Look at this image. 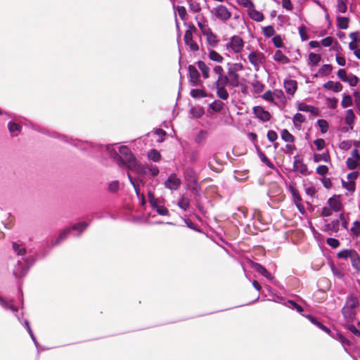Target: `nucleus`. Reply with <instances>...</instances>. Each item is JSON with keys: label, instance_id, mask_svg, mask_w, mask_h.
<instances>
[{"label": "nucleus", "instance_id": "obj_64", "mask_svg": "<svg viewBox=\"0 0 360 360\" xmlns=\"http://www.w3.org/2000/svg\"><path fill=\"white\" fill-rule=\"evenodd\" d=\"M353 94L356 105L357 108L360 110V93L355 91Z\"/></svg>", "mask_w": 360, "mask_h": 360}, {"label": "nucleus", "instance_id": "obj_25", "mask_svg": "<svg viewBox=\"0 0 360 360\" xmlns=\"http://www.w3.org/2000/svg\"><path fill=\"white\" fill-rule=\"evenodd\" d=\"M228 75L230 78V84L232 86H238L239 84V76L234 71H229Z\"/></svg>", "mask_w": 360, "mask_h": 360}, {"label": "nucleus", "instance_id": "obj_58", "mask_svg": "<svg viewBox=\"0 0 360 360\" xmlns=\"http://www.w3.org/2000/svg\"><path fill=\"white\" fill-rule=\"evenodd\" d=\"M351 231L356 235L360 233V223L359 221H354L351 229Z\"/></svg>", "mask_w": 360, "mask_h": 360}, {"label": "nucleus", "instance_id": "obj_59", "mask_svg": "<svg viewBox=\"0 0 360 360\" xmlns=\"http://www.w3.org/2000/svg\"><path fill=\"white\" fill-rule=\"evenodd\" d=\"M282 6L288 11H292L293 8L290 0H281Z\"/></svg>", "mask_w": 360, "mask_h": 360}, {"label": "nucleus", "instance_id": "obj_41", "mask_svg": "<svg viewBox=\"0 0 360 360\" xmlns=\"http://www.w3.org/2000/svg\"><path fill=\"white\" fill-rule=\"evenodd\" d=\"M148 157L149 158V159H150L155 162L159 161L161 158V155H160V153L156 150H151L148 153Z\"/></svg>", "mask_w": 360, "mask_h": 360}, {"label": "nucleus", "instance_id": "obj_49", "mask_svg": "<svg viewBox=\"0 0 360 360\" xmlns=\"http://www.w3.org/2000/svg\"><path fill=\"white\" fill-rule=\"evenodd\" d=\"M299 34L302 41H306L307 39H308L309 36L307 34V30L304 26L302 25L299 27Z\"/></svg>", "mask_w": 360, "mask_h": 360}, {"label": "nucleus", "instance_id": "obj_33", "mask_svg": "<svg viewBox=\"0 0 360 360\" xmlns=\"http://www.w3.org/2000/svg\"><path fill=\"white\" fill-rule=\"evenodd\" d=\"M228 77L225 75L217 77V79L215 82L216 88L225 87L228 82Z\"/></svg>", "mask_w": 360, "mask_h": 360}, {"label": "nucleus", "instance_id": "obj_7", "mask_svg": "<svg viewBox=\"0 0 360 360\" xmlns=\"http://www.w3.org/2000/svg\"><path fill=\"white\" fill-rule=\"evenodd\" d=\"M245 20L244 17L239 13H236L229 23V27L236 31H240L245 28Z\"/></svg>", "mask_w": 360, "mask_h": 360}, {"label": "nucleus", "instance_id": "obj_40", "mask_svg": "<svg viewBox=\"0 0 360 360\" xmlns=\"http://www.w3.org/2000/svg\"><path fill=\"white\" fill-rule=\"evenodd\" d=\"M338 101L335 98H327L326 103L328 108L335 109L337 108Z\"/></svg>", "mask_w": 360, "mask_h": 360}, {"label": "nucleus", "instance_id": "obj_11", "mask_svg": "<svg viewBox=\"0 0 360 360\" xmlns=\"http://www.w3.org/2000/svg\"><path fill=\"white\" fill-rule=\"evenodd\" d=\"M180 184V179L174 174H171L165 182V187L171 190H176Z\"/></svg>", "mask_w": 360, "mask_h": 360}, {"label": "nucleus", "instance_id": "obj_55", "mask_svg": "<svg viewBox=\"0 0 360 360\" xmlns=\"http://www.w3.org/2000/svg\"><path fill=\"white\" fill-rule=\"evenodd\" d=\"M333 38L331 37H327L321 40V44L325 47L331 46L333 43Z\"/></svg>", "mask_w": 360, "mask_h": 360}, {"label": "nucleus", "instance_id": "obj_23", "mask_svg": "<svg viewBox=\"0 0 360 360\" xmlns=\"http://www.w3.org/2000/svg\"><path fill=\"white\" fill-rule=\"evenodd\" d=\"M128 177H129V179L131 184L133 185L136 194L139 195V191H140V186L143 184V181L139 178L138 179H132L129 174H128Z\"/></svg>", "mask_w": 360, "mask_h": 360}, {"label": "nucleus", "instance_id": "obj_18", "mask_svg": "<svg viewBox=\"0 0 360 360\" xmlns=\"http://www.w3.org/2000/svg\"><path fill=\"white\" fill-rule=\"evenodd\" d=\"M198 69L200 70L204 79L210 77V68L203 61H198L197 63Z\"/></svg>", "mask_w": 360, "mask_h": 360}, {"label": "nucleus", "instance_id": "obj_61", "mask_svg": "<svg viewBox=\"0 0 360 360\" xmlns=\"http://www.w3.org/2000/svg\"><path fill=\"white\" fill-rule=\"evenodd\" d=\"M328 172V168L326 165H320L316 168L317 174L320 175H324L327 174Z\"/></svg>", "mask_w": 360, "mask_h": 360}, {"label": "nucleus", "instance_id": "obj_35", "mask_svg": "<svg viewBox=\"0 0 360 360\" xmlns=\"http://www.w3.org/2000/svg\"><path fill=\"white\" fill-rule=\"evenodd\" d=\"M292 120L294 125L296 127H298L302 122L305 121V117L301 113L297 112L294 115Z\"/></svg>", "mask_w": 360, "mask_h": 360}, {"label": "nucleus", "instance_id": "obj_39", "mask_svg": "<svg viewBox=\"0 0 360 360\" xmlns=\"http://www.w3.org/2000/svg\"><path fill=\"white\" fill-rule=\"evenodd\" d=\"M217 96L222 100H226L229 98V94L225 87L217 88Z\"/></svg>", "mask_w": 360, "mask_h": 360}, {"label": "nucleus", "instance_id": "obj_57", "mask_svg": "<svg viewBox=\"0 0 360 360\" xmlns=\"http://www.w3.org/2000/svg\"><path fill=\"white\" fill-rule=\"evenodd\" d=\"M157 212L160 215H167L168 214V210L162 205H158L155 207Z\"/></svg>", "mask_w": 360, "mask_h": 360}, {"label": "nucleus", "instance_id": "obj_2", "mask_svg": "<svg viewBox=\"0 0 360 360\" xmlns=\"http://www.w3.org/2000/svg\"><path fill=\"white\" fill-rule=\"evenodd\" d=\"M359 306L357 297L349 296L342 309V313L347 322H352L356 314V309Z\"/></svg>", "mask_w": 360, "mask_h": 360}, {"label": "nucleus", "instance_id": "obj_30", "mask_svg": "<svg viewBox=\"0 0 360 360\" xmlns=\"http://www.w3.org/2000/svg\"><path fill=\"white\" fill-rule=\"evenodd\" d=\"M352 105V98L349 94H344L341 101V105L342 108H346Z\"/></svg>", "mask_w": 360, "mask_h": 360}, {"label": "nucleus", "instance_id": "obj_63", "mask_svg": "<svg viewBox=\"0 0 360 360\" xmlns=\"http://www.w3.org/2000/svg\"><path fill=\"white\" fill-rule=\"evenodd\" d=\"M337 75L343 82H345L348 77L345 70H344V69H340L338 71Z\"/></svg>", "mask_w": 360, "mask_h": 360}, {"label": "nucleus", "instance_id": "obj_36", "mask_svg": "<svg viewBox=\"0 0 360 360\" xmlns=\"http://www.w3.org/2000/svg\"><path fill=\"white\" fill-rule=\"evenodd\" d=\"M191 96L195 98H204L207 96V94L202 89H192Z\"/></svg>", "mask_w": 360, "mask_h": 360}, {"label": "nucleus", "instance_id": "obj_32", "mask_svg": "<svg viewBox=\"0 0 360 360\" xmlns=\"http://www.w3.org/2000/svg\"><path fill=\"white\" fill-rule=\"evenodd\" d=\"M352 266L358 271H360V257L357 252L350 259Z\"/></svg>", "mask_w": 360, "mask_h": 360}, {"label": "nucleus", "instance_id": "obj_6", "mask_svg": "<svg viewBox=\"0 0 360 360\" xmlns=\"http://www.w3.org/2000/svg\"><path fill=\"white\" fill-rule=\"evenodd\" d=\"M248 60L255 70H258L264 64L266 58L263 53L259 51H254L248 55Z\"/></svg>", "mask_w": 360, "mask_h": 360}, {"label": "nucleus", "instance_id": "obj_51", "mask_svg": "<svg viewBox=\"0 0 360 360\" xmlns=\"http://www.w3.org/2000/svg\"><path fill=\"white\" fill-rule=\"evenodd\" d=\"M273 43L274 46L277 48H281L283 46V39L280 35H276L272 39Z\"/></svg>", "mask_w": 360, "mask_h": 360}, {"label": "nucleus", "instance_id": "obj_17", "mask_svg": "<svg viewBox=\"0 0 360 360\" xmlns=\"http://www.w3.org/2000/svg\"><path fill=\"white\" fill-rule=\"evenodd\" d=\"M323 87L336 93L342 90V85L338 82L329 81L323 84Z\"/></svg>", "mask_w": 360, "mask_h": 360}, {"label": "nucleus", "instance_id": "obj_14", "mask_svg": "<svg viewBox=\"0 0 360 360\" xmlns=\"http://www.w3.org/2000/svg\"><path fill=\"white\" fill-rule=\"evenodd\" d=\"M185 43L189 46L191 51H195L198 50V44L193 40V34L191 30H187L184 35Z\"/></svg>", "mask_w": 360, "mask_h": 360}, {"label": "nucleus", "instance_id": "obj_62", "mask_svg": "<svg viewBox=\"0 0 360 360\" xmlns=\"http://www.w3.org/2000/svg\"><path fill=\"white\" fill-rule=\"evenodd\" d=\"M327 243L328 245L334 248H338L340 245V242L337 239L332 238H328Z\"/></svg>", "mask_w": 360, "mask_h": 360}, {"label": "nucleus", "instance_id": "obj_5", "mask_svg": "<svg viewBox=\"0 0 360 360\" xmlns=\"http://www.w3.org/2000/svg\"><path fill=\"white\" fill-rule=\"evenodd\" d=\"M245 42L241 37L235 35L231 37L226 44V50L230 53H239L244 49Z\"/></svg>", "mask_w": 360, "mask_h": 360}, {"label": "nucleus", "instance_id": "obj_13", "mask_svg": "<svg viewBox=\"0 0 360 360\" xmlns=\"http://www.w3.org/2000/svg\"><path fill=\"white\" fill-rule=\"evenodd\" d=\"M328 203L330 209L335 212H340L342 208V205L340 202V197L334 195L328 200Z\"/></svg>", "mask_w": 360, "mask_h": 360}, {"label": "nucleus", "instance_id": "obj_4", "mask_svg": "<svg viewBox=\"0 0 360 360\" xmlns=\"http://www.w3.org/2000/svg\"><path fill=\"white\" fill-rule=\"evenodd\" d=\"M211 13L214 18L222 22H225L231 18V12L224 5L219 4L213 7Z\"/></svg>", "mask_w": 360, "mask_h": 360}, {"label": "nucleus", "instance_id": "obj_34", "mask_svg": "<svg viewBox=\"0 0 360 360\" xmlns=\"http://www.w3.org/2000/svg\"><path fill=\"white\" fill-rule=\"evenodd\" d=\"M317 124L322 134H326L328 131L329 125L326 120L323 119L319 120Z\"/></svg>", "mask_w": 360, "mask_h": 360}, {"label": "nucleus", "instance_id": "obj_54", "mask_svg": "<svg viewBox=\"0 0 360 360\" xmlns=\"http://www.w3.org/2000/svg\"><path fill=\"white\" fill-rule=\"evenodd\" d=\"M296 169L300 171L301 173H304L307 170V167L302 162L297 161L295 162Z\"/></svg>", "mask_w": 360, "mask_h": 360}, {"label": "nucleus", "instance_id": "obj_37", "mask_svg": "<svg viewBox=\"0 0 360 360\" xmlns=\"http://www.w3.org/2000/svg\"><path fill=\"white\" fill-rule=\"evenodd\" d=\"M321 57L319 54L310 53L309 54V60L311 64L316 65L321 61Z\"/></svg>", "mask_w": 360, "mask_h": 360}, {"label": "nucleus", "instance_id": "obj_42", "mask_svg": "<svg viewBox=\"0 0 360 360\" xmlns=\"http://www.w3.org/2000/svg\"><path fill=\"white\" fill-rule=\"evenodd\" d=\"M255 269L260 273L261 274L264 275L266 278H271V274L267 271V270L262 266V265L259 264H256L255 265Z\"/></svg>", "mask_w": 360, "mask_h": 360}, {"label": "nucleus", "instance_id": "obj_44", "mask_svg": "<svg viewBox=\"0 0 360 360\" xmlns=\"http://www.w3.org/2000/svg\"><path fill=\"white\" fill-rule=\"evenodd\" d=\"M189 205V200L185 197H182L178 202L179 207L184 210H186L188 208Z\"/></svg>", "mask_w": 360, "mask_h": 360}, {"label": "nucleus", "instance_id": "obj_15", "mask_svg": "<svg viewBox=\"0 0 360 360\" xmlns=\"http://www.w3.org/2000/svg\"><path fill=\"white\" fill-rule=\"evenodd\" d=\"M284 88L288 94L292 96L297 89V82L292 79L286 80L284 82Z\"/></svg>", "mask_w": 360, "mask_h": 360}, {"label": "nucleus", "instance_id": "obj_9", "mask_svg": "<svg viewBox=\"0 0 360 360\" xmlns=\"http://www.w3.org/2000/svg\"><path fill=\"white\" fill-rule=\"evenodd\" d=\"M253 113L255 117L262 122L269 121L271 119L270 113L265 110L261 106H255L253 108Z\"/></svg>", "mask_w": 360, "mask_h": 360}, {"label": "nucleus", "instance_id": "obj_29", "mask_svg": "<svg viewBox=\"0 0 360 360\" xmlns=\"http://www.w3.org/2000/svg\"><path fill=\"white\" fill-rule=\"evenodd\" d=\"M281 136L285 142L292 143L295 141L294 136L287 129H283Z\"/></svg>", "mask_w": 360, "mask_h": 360}, {"label": "nucleus", "instance_id": "obj_46", "mask_svg": "<svg viewBox=\"0 0 360 360\" xmlns=\"http://www.w3.org/2000/svg\"><path fill=\"white\" fill-rule=\"evenodd\" d=\"M345 82H348V84L351 86H355L359 82V79L355 75H348L347 78L346 79V80Z\"/></svg>", "mask_w": 360, "mask_h": 360}, {"label": "nucleus", "instance_id": "obj_3", "mask_svg": "<svg viewBox=\"0 0 360 360\" xmlns=\"http://www.w3.org/2000/svg\"><path fill=\"white\" fill-rule=\"evenodd\" d=\"M325 222L324 230L330 233H337L341 227L345 229H348L347 219L344 213L340 214L338 219H334L331 222H327L326 220H325Z\"/></svg>", "mask_w": 360, "mask_h": 360}, {"label": "nucleus", "instance_id": "obj_10", "mask_svg": "<svg viewBox=\"0 0 360 360\" xmlns=\"http://www.w3.org/2000/svg\"><path fill=\"white\" fill-rule=\"evenodd\" d=\"M247 13L251 20L257 22H262L264 19V14L256 9L255 4L247 11Z\"/></svg>", "mask_w": 360, "mask_h": 360}, {"label": "nucleus", "instance_id": "obj_50", "mask_svg": "<svg viewBox=\"0 0 360 360\" xmlns=\"http://www.w3.org/2000/svg\"><path fill=\"white\" fill-rule=\"evenodd\" d=\"M119 187H120L119 182L117 181H111L109 184V185H108V190L110 192L115 193V192L118 191Z\"/></svg>", "mask_w": 360, "mask_h": 360}, {"label": "nucleus", "instance_id": "obj_19", "mask_svg": "<svg viewBox=\"0 0 360 360\" xmlns=\"http://www.w3.org/2000/svg\"><path fill=\"white\" fill-rule=\"evenodd\" d=\"M274 60L282 64H287L290 61L289 58L279 50L275 52Z\"/></svg>", "mask_w": 360, "mask_h": 360}, {"label": "nucleus", "instance_id": "obj_16", "mask_svg": "<svg viewBox=\"0 0 360 360\" xmlns=\"http://www.w3.org/2000/svg\"><path fill=\"white\" fill-rule=\"evenodd\" d=\"M356 119L354 112L352 109L347 110L345 112V122L351 129H353L354 123Z\"/></svg>", "mask_w": 360, "mask_h": 360}, {"label": "nucleus", "instance_id": "obj_21", "mask_svg": "<svg viewBox=\"0 0 360 360\" xmlns=\"http://www.w3.org/2000/svg\"><path fill=\"white\" fill-rule=\"evenodd\" d=\"M332 70H333V67L330 65H329V64L323 65L319 68L316 76H321V77L327 76L332 72Z\"/></svg>", "mask_w": 360, "mask_h": 360}, {"label": "nucleus", "instance_id": "obj_52", "mask_svg": "<svg viewBox=\"0 0 360 360\" xmlns=\"http://www.w3.org/2000/svg\"><path fill=\"white\" fill-rule=\"evenodd\" d=\"M314 143L318 150H321L326 146V142L323 139H317Z\"/></svg>", "mask_w": 360, "mask_h": 360}, {"label": "nucleus", "instance_id": "obj_48", "mask_svg": "<svg viewBox=\"0 0 360 360\" xmlns=\"http://www.w3.org/2000/svg\"><path fill=\"white\" fill-rule=\"evenodd\" d=\"M13 248L14 251L16 252L17 254L19 255H23L26 252L25 248L21 247L20 245H18L15 243H14L13 244Z\"/></svg>", "mask_w": 360, "mask_h": 360}, {"label": "nucleus", "instance_id": "obj_45", "mask_svg": "<svg viewBox=\"0 0 360 360\" xmlns=\"http://www.w3.org/2000/svg\"><path fill=\"white\" fill-rule=\"evenodd\" d=\"M236 1L239 6L245 7L247 11L254 5V3L251 0H236Z\"/></svg>", "mask_w": 360, "mask_h": 360}, {"label": "nucleus", "instance_id": "obj_24", "mask_svg": "<svg viewBox=\"0 0 360 360\" xmlns=\"http://www.w3.org/2000/svg\"><path fill=\"white\" fill-rule=\"evenodd\" d=\"M205 34L206 35L208 44L212 46H215L218 43L217 36L214 34L213 32H210V30L205 32Z\"/></svg>", "mask_w": 360, "mask_h": 360}, {"label": "nucleus", "instance_id": "obj_43", "mask_svg": "<svg viewBox=\"0 0 360 360\" xmlns=\"http://www.w3.org/2000/svg\"><path fill=\"white\" fill-rule=\"evenodd\" d=\"M262 32L266 37H270L275 34V30L274 27L269 25L262 28Z\"/></svg>", "mask_w": 360, "mask_h": 360}, {"label": "nucleus", "instance_id": "obj_22", "mask_svg": "<svg viewBox=\"0 0 360 360\" xmlns=\"http://www.w3.org/2000/svg\"><path fill=\"white\" fill-rule=\"evenodd\" d=\"M209 58L214 62L221 63L224 60L223 56L214 50H210L208 53Z\"/></svg>", "mask_w": 360, "mask_h": 360}, {"label": "nucleus", "instance_id": "obj_1", "mask_svg": "<svg viewBox=\"0 0 360 360\" xmlns=\"http://www.w3.org/2000/svg\"><path fill=\"white\" fill-rule=\"evenodd\" d=\"M119 152L121 155V162L125 165L129 169L136 172H142V167L137 162L136 158L127 146H122L119 147Z\"/></svg>", "mask_w": 360, "mask_h": 360}, {"label": "nucleus", "instance_id": "obj_27", "mask_svg": "<svg viewBox=\"0 0 360 360\" xmlns=\"http://www.w3.org/2000/svg\"><path fill=\"white\" fill-rule=\"evenodd\" d=\"M330 160V156L328 153H323L322 154H314V161L315 162H319L321 161H323L325 162H328Z\"/></svg>", "mask_w": 360, "mask_h": 360}, {"label": "nucleus", "instance_id": "obj_60", "mask_svg": "<svg viewBox=\"0 0 360 360\" xmlns=\"http://www.w3.org/2000/svg\"><path fill=\"white\" fill-rule=\"evenodd\" d=\"M70 232V229H66L63 230L61 233L59 235L57 241L56 243H58L60 241L63 240L64 238H66V236L69 234Z\"/></svg>", "mask_w": 360, "mask_h": 360}, {"label": "nucleus", "instance_id": "obj_28", "mask_svg": "<svg viewBox=\"0 0 360 360\" xmlns=\"http://www.w3.org/2000/svg\"><path fill=\"white\" fill-rule=\"evenodd\" d=\"M346 164L349 169H355L359 167L357 158H354L352 155L351 158H347Z\"/></svg>", "mask_w": 360, "mask_h": 360}, {"label": "nucleus", "instance_id": "obj_26", "mask_svg": "<svg viewBox=\"0 0 360 360\" xmlns=\"http://www.w3.org/2000/svg\"><path fill=\"white\" fill-rule=\"evenodd\" d=\"M349 18L347 17H337V25L340 29L345 30L348 27Z\"/></svg>", "mask_w": 360, "mask_h": 360}, {"label": "nucleus", "instance_id": "obj_31", "mask_svg": "<svg viewBox=\"0 0 360 360\" xmlns=\"http://www.w3.org/2000/svg\"><path fill=\"white\" fill-rule=\"evenodd\" d=\"M289 190L291 193L292 200L294 202H300L302 198L299 194L298 191L292 186H289Z\"/></svg>", "mask_w": 360, "mask_h": 360}, {"label": "nucleus", "instance_id": "obj_53", "mask_svg": "<svg viewBox=\"0 0 360 360\" xmlns=\"http://www.w3.org/2000/svg\"><path fill=\"white\" fill-rule=\"evenodd\" d=\"M305 192L308 195L313 196L316 193V190L314 186L309 184L306 186Z\"/></svg>", "mask_w": 360, "mask_h": 360}, {"label": "nucleus", "instance_id": "obj_38", "mask_svg": "<svg viewBox=\"0 0 360 360\" xmlns=\"http://www.w3.org/2000/svg\"><path fill=\"white\" fill-rule=\"evenodd\" d=\"M337 9L340 13H346L347 10V0H338Z\"/></svg>", "mask_w": 360, "mask_h": 360}, {"label": "nucleus", "instance_id": "obj_20", "mask_svg": "<svg viewBox=\"0 0 360 360\" xmlns=\"http://www.w3.org/2000/svg\"><path fill=\"white\" fill-rule=\"evenodd\" d=\"M356 252V251H355L354 250H351V249H345V250H342L341 251H340L338 253V258H340V259H351L354 255V254Z\"/></svg>", "mask_w": 360, "mask_h": 360}, {"label": "nucleus", "instance_id": "obj_8", "mask_svg": "<svg viewBox=\"0 0 360 360\" xmlns=\"http://www.w3.org/2000/svg\"><path fill=\"white\" fill-rule=\"evenodd\" d=\"M188 70V78L189 81L193 86H198L201 84L200 79V74L195 67L193 65H189Z\"/></svg>", "mask_w": 360, "mask_h": 360}, {"label": "nucleus", "instance_id": "obj_56", "mask_svg": "<svg viewBox=\"0 0 360 360\" xmlns=\"http://www.w3.org/2000/svg\"><path fill=\"white\" fill-rule=\"evenodd\" d=\"M342 185L348 191H354L355 189V183H353L352 181L346 182L345 181H342Z\"/></svg>", "mask_w": 360, "mask_h": 360}, {"label": "nucleus", "instance_id": "obj_47", "mask_svg": "<svg viewBox=\"0 0 360 360\" xmlns=\"http://www.w3.org/2000/svg\"><path fill=\"white\" fill-rule=\"evenodd\" d=\"M87 226H88V224L86 222L82 221V222H79V223L74 224L72 226V228H70V230L71 229H72V230H78V231H79L81 232L83 230H84L87 227Z\"/></svg>", "mask_w": 360, "mask_h": 360}, {"label": "nucleus", "instance_id": "obj_12", "mask_svg": "<svg viewBox=\"0 0 360 360\" xmlns=\"http://www.w3.org/2000/svg\"><path fill=\"white\" fill-rule=\"evenodd\" d=\"M297 108L300 111L309 112L311 115L318 116L319 115V110L313 105H307L304 103H297Z\"/></svg>", "mask_w": 360, "mask_h": 360}]
</instances>
